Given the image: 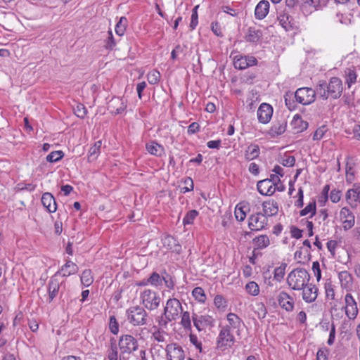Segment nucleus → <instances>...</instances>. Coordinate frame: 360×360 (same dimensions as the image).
I'll list each match as a JSON object with an SVG mask.
<instances>
[{
	"label": "nucleus",
	"instance_id": "1",
	"mask_svg": "<svg viewBox=\"0 0 360 360\" xmlns=\"http://www.w3.org/2000/svg\"><path fill=\"white\" fill-rule=\"evenodd\" d=\"M343 91V85L342 80L337 77H331L329 82L326 84L325 82H319L316 86V92L323 100L330 97L333 99L339 98Z\"/></svg>",
	"mask_w": 360,
	"mask_h": 360
},
{
	"label": "nucleus",
	"instance_id": "2",
	"mask_svg": "<svg viewBox=\"0 0 360 360\" xmlns=\"http://www.w3.org/2000/svg\"><path fill=\"white\" fill-rule=\"evenodd\" d=\"M183 311V307L179 300L169 298L164 307L163 314L158 320V325L166 328L169 322L177 320Z\"/></svg>",
	"mask_w": 360,
	"mask_h": 360
},
{
	"label": "nucleus",
	"instance_id": "3",
	"mask_svg": "<svg viewBox=\"0 0 360 360\" xmlns=\"http://www.w3.org/2000/svg\"><path fill=\"white\" fill-rule=\"evenodd\" d=\"M310 281V275L304 268H297L290 271L287 277V283L293 290H301Z\"/></svg>",
	"mask_w": 360,
	"mask_h": 360
},
{
	"label": "nucleus",
	"instance_id": "4",
	"mask_svg": "<svg viewBox=\"0 0 360 360\" xmlns=\"http://www.w3.org/2000/svg\"><path fill=\"white\" fill-rule=\"evenodd\" d=\"M233 333L227 327L219 326V334L216 339V347L218 350L226 352L233 347L236 342Z\"/></svg>",
	"mask_w": 360,
	"mask_h": 360
},
{
	"label": "nucleus",
	"instance_id": "5",
	"mask_svg": "<svg viewBox=\"0 0 360 360\" xmlns=\"http://www.w3.org/2000/svg\"><path fill=\"white\" fill-rule=\"evenodd\" d=\"M127 321L134 326H144L148 323V314L144 307L132 306L126 311Z\"/></svg>",
	"mask_w": 360,
	"mask_h": 360
},
{
	"label": "nucleus",
	"instance_id": "6",
	"mask_svg": "<svg viewBox=\"0 0 360 360\" xmlns=\"http://www.w3.org/2000/svg\"><path fill=\"white\" fill-rule=\"evenodd\" d=\"M140 302L145 309L149 311L157 309L160 304L161 297L159 293L151 289L145 288L140 292Z\"/></svg>",
	"mask_w": 360,
	"mask_h": 360
},
{
	"label": "nucleus",
	"instance_id": "7",
	"mask_svg": "<svg viewBox=\"0 0 360 360\" xmlns=\"http://www.w3.org/2000/svg\"><path fill=\"white\" fill-rule=\"evenodd\" d=\"M118 345L123 359L125 354H130L139 348L137 340L131 335H122L119 339Z\"/></svg>",
	"mask_w": 360,
	"mask_h": 360
},
{
	"label": "nucleus",
	"instance_id": "8",
	"mask_svg": "<svg viewBox=\"0 0 360 360\" xmlns=\"http://www.w3.org/2000/svg\"><path fill=\"white\" fill-rule=\"evenodd\" d=\"M316 94V89L314 90L309 87H302L296 90L295 92V98L296 101L299 103L307 105L314 101Z\"/></svg>",
	"mask_w": 360,
	"mask_h": 360
},
{
	"label": "nucleus",
	"instance_id": "9",
	"mask_svg": "<svg viewBox=\"0 0 360 360\" xmlns=\"http://www.w3.org/2000/svg\"><path fill=\"white\" fill-rule=\"evenodd\" d=\"M166 360H184L186 354L182 346L179 343L167 344L165 348Z\"/></svg>",
	"mask_w": 360,
	"mask_h": 360
},
{
	"label": "nucleus",
	"instance_id": "10",
	"mask_svg": "<svg viewBox=\"0 0 360 360\" xmlns=\"http://www.w3.org/2000/svg\"><path fill=\"white\" fill-rule=\"evenodd\" d=\"M268 226V218L262 212L251 214L248 218V227L251 231H259Z\"/></svg>",
	"mask_w": 360,
	"mask_h": 360
},
{
	"label": "nucleus",
	"instance_id": "11",
	"mask_svg": "<svg viewBox=\"0 0 360 360\" xmlns=\"http://www.w3.org/2000/svg\"><path fill=\"white\" fill-rule=\"evenodd\" d=\"M226 320L228 323L221 326L227 327L229 330L235 332L236 335L239 336L243 330V326H244V322L242 319L236 314L229 312L226 315Z\"/></svg>",
	"mask_w": 360,
	"mask_h": 360
},
{
	"label": "nucleus",
	"instance_id": "12",
	"mask_svg": "<svg viewBox=\"0 0 360 360\" xmlns=\"http://www.w3.org/2000/svg\"><path fill=\"white\" fill-rule=\"evenodd\" d=\"M192 321L198 331H201L207 327H213L215 323L214 319L210 315H200L193 313Z\"/></svg>",
	"mask_w": 360,
	"mask_h": 360
},
{
	"label": "nucleus",
	"instance_id": "13",
	"mask_svg": "<svg viewBox=\"0 0 360 360\" xmlns=\"http://www.w3.org/2000/svg\"><path fill=\"white\" fill-rule=\"evenodd\" d=\"M345 200L347 204L352 208L356 207L360 204V183H354L352 188L347 191Z\"/></svg>",
	"mask_w": 360,
	"mask_h": 360
},
{
	"label": "nucleus",
	"instance_id": "14",
	"mask_svg": "<svg viewBox=\"0 0 360 360\" xmlns=\"http://www.w3.org/2000/svg\"><path fill=\"white\" fill-rule=\"evenodd\" d=\"M277 20L286 32L292 31L295 28V20L286 9L277 13Z\"/></svg>",
	"mask_w": 360,
	"mask_h": 360
},
{
	"label": "nucleus",
	"instance_id": "15",
	"mask_svg": "<svg viewBox=\"0 0 360 360\" xmlns=\"http://www.w3.org/2000/svg\"><path fill=\"white\" fill-rule=\"evenodd\" d=\"M345 305L344 308L346 316L349 319H354L358 315L359 309L355 299L350 293H347L345 295Z\"/></svg>",
	"mask_w": 360,
	"mask_h": 360
},
{
	"label": "nucleus",
	"instance_id": "16",
	"mask_svg": "<svg viewBox=\"0 0 360 360\" xmlns=\"http://www.w3.org/2000/svg\"><path fill=\"white\" fill-rule=\"evenodd\" d=\"M257 60L252 56H236L233 58V65L238 70H244L248 67L256 65Z\"/></svg>",
	"mask_w": 360,
	"mask_h": 360
},
{
	"label": "nucleus",
	"instance_id": "17",
	"mask_svg": "<svg viewBox=\"0 0 360 360\" xmlns=\"http://www.w3.org/2000/svg\"><path fill=\"white\" fill-rule=\"evenodd\" d=\"M273 107L266 103H262L257 109V116L259 122L267 124L270 122L273 115Z\"/></svg>",
	"mask_w": 360,
	"mask_h": 360
},
{
	"label": "nucleus",
	"instance_id": "18",
	"mask_svg": "<svg viewBox=\"0 0 360 360\" xmlns=\"http://www.w3.org/2000/svg\"><path fill=\"white\" fill-rule=\"evenodd\" d=\"M340 217L345 231L351 229L355 224V216L347 207H343L340 212Z\"/></svg>",
	"mask_w": 360,
	"mask_h": 360
},
{
	"label": "nucleus",
	"instance_id": "19",
	"mask_svg": "<svg viewBox=\"0 0 360 360\" xmlns=\"http://www.w3.org/2000/svg\"><path fill=\"white\" fill-rule=\"evenodd\" d=\"M61 283L62 282L58 278L57 274L50 278L47 285L49 302H51L57 297Z\"/></svg>",
	"mask_w": 360,
	"mask_h": 360
},
{
	"label": "nucleus",
	"instance_id": "20",
	"mask_svg": "<svg viewBox=\"0 0 360 360\" xmlns=\"http://www.w3.org/2000/svg\"><path fill=\"white\" fill-rule=\"evenodd\" d=\"M162 243L165 248L172 253L179 255L181 252V245L178 240L170 235H166L162 238Z\"/></svg>",
	"mask_w": 360,
	"mask_h": 360
},
{
	"label": "nucleus",
	"instance_id": "21",
	"mask_svg": "<svg viewBox=\"0 0 360 360\" xmlns=\"http://www.w3.org/2000/svg\"><path fill=\"white\" fill-rule=\"evenodd\" d=\"M127 108L126 101L120 97H113L108 103V108L110 113L117 115L122 113Z\"/></svg>",
	"mask_w": 360,
	"mask_h": 360
},
{
	"label": "nucleus",
	"instance_id": "22",
	"mask_svg": "<svg viewBox=\"0 0 360 360\" xmlns=\"http://www.w3.org/2000/svg\"><path fill=\"white\" fill-rule=\"evenodd\" d=\"M277 301L279 306L288 312L292 311L294 309V300L286 292L281 291L278 293Z\"/></svg>",
	"mask_w": 360,
	"mask_h": 360
},
{
	"label": "nucleus",
	"instance_id": "23",
	"mask_svg": "<svg viewBox=\"0 0 360 360\" xmlns=\"http://www.w3.org/2000/svg\"><path fill=\"white\" fill-rule=\"evenodd\" d=\"M301 290H302V299L305 302L311 303L316 300L319 289L315 285L308 283Z\"/></svg>",
	"mask_w": 360,
	"mask_h": 360
},
{
	"label": "nucleus",
	"instance_id": "24",
	"mask_svg": "<svg viewBox=\"0 0 360 360\" xmlns=\"http://www.w3.org/2000/svg\"><path fill=\"white\" fill-rule=\"evenodd\" d=\"M258 192L262 195L271 196L276 192V186L274 183H270L267 179L259 181L257 184Z\"/></svg>",
	"mask_w": 360,
	"mask_h": 360
},
{
	"label": "nucleus",
	"instance_id": "25",
	"mask_svg": "<svg viewBox=\"0 0 360 360\" xmlns=\"http://www.w3.org/2000/svg\"><path fill=\"white\" fill-rule=\"evenodd\" d=\"M77 271V265L70 259H66L65 264H63L56 274H57V275H61L63 277H68L75 274Z\"/></svg>",
	"mask_w": 360,
	"mask_h": 360
},
{
	"label": "nucleus",
	"instance_id": "26",
	"mask_svg": "<svg viewBox=\"0 0 360 360\" xmlns=\"http://www.w3.org/2000/svg\"><path fill=\"white\" fill-rule=\"evenodd\" d=\"M41 201L44 208H46L49 213H54L57 210L56 200L51 193H44L41 196Z\"/></svg>",
	"mask_w": 360,
	"mask_h": 360
},
{
	"label": "nucleus",
	"instance_id": "27",
	"mask_svg": "<svg viewBox=\"0 0 360 360\" xmlns=\"http://www.w3.org/2000/svg\"><path fill=\"white\" fill-rule=\"evenodd\" d=\"M146 149L149 154L155 157L160 158L165 153L164 146L155 141H150L146 143Z\"/></svg>",
	"mask_w": 360,
	"mask_h": 360
},
{
	"label": "nucleus",
	"instance_id": "28",
	"mask_svg": "<svg viewBox=\"0 0 360 360\" xmlns=\"http://www.w3.org/2000/svg\"><path fill=\"white\" fill-rule=\"evenodd\" d=\"M269 11V3L268 1L262 0L256 6L255 8V16L257 20L264 19Z\"/></svg>",
	"mask_w": 360,
	"mask_h": 360
},
{
	"label": "nucleus",
	"instance_id": "29",
	"mask_svg": "<svg viewBox=\"0 0 360 360\" xmlns=\"http://www.w3.org/2000/svg\"><path fill=\"white\" fill-rule=\"evenodd\" d=\"M338 278L342 288L346 289L347 291L351 290L353 284V278L350 273L345 270L341 271L338 272Z\"/></svg>",
	"mask_w": 360,
	"mask_h": 360
},
{
	"label": "nucleus",
	"instance_id": "30",
	"mask_svg": "<svg viewBox=\"0 0 360 360\" xmlns=\"http://www.w3.org/2000/svg\"><path fill=\"white\" fill-rule=\"evenodd\" d=\"M262 214H265L267 218L276 215L278 212L277 202L273 200L264 201L262 203Z\"/></svg>",
	"mask_w": 360,
	"mask_h": 360
},
{
	"label": "nucleus",
	"instance_id": "31",
	"mask_svg": "<svg viewBox=\"0 0 360 360\" xmlns=\"http://www.w3.org/2000/svg\"><path fill=\"white\" fill-rule=\"evenodd\" d=\"M291 125L295 133H301L308 128V122L302 119L301 116L298 114L294 115L291 122Z\"/></svg>",
	"mask_w": 360,
	"mask_h": 360
},
{
	"label": "nucleus",
	"instance_id": "32",
	"mask_svg": "<svg viewBox=\"0 0 360 360\" xmlns=\"http://www.w3.org/2000/svg\"><path fill=\"white\" fill-rule=\"evenodd\" d=\"M102 147V141L98 140L94 143V144L89 148L87 160L88 162H94L95 161L101 153V150Z\"/></svg>",
	"mask_w": 360,
	"mask_h": 360
},
{
	"label": "nucleus",
	"instance_id": "33",
	"mask_svg": "<svg viewBox=\"0 0 360 360\" xmlns=\"http://www.w3.org/2000/svg\"><path fill=\"white\" fill-rule=\"evenodd\" d=\"M262 37V32L260 30L250 27L248 28L245 35V40L251 43H257Z\"/></svg>",
	"mask_w": 360,
	"mask_h": 360
},
{
	"label": "nucleus",
	"instance_id": "34",
	"mask_svg": "<svg viewBox=\"0 0 360 360\" xmlns=\"http://www.w3.org/2000/svg\"><path fill=\"white\" fill-rule=\"evenodd\" d=\"M286 122H276L272 124L269 129V135L275 137L283 134L286 130Z\"/></svg>",
	"mask_w": 360,
	"mask_h": 360
},
{
	"label": "nucleus",
	"instance_id": "35",
	"mask_svg": "<svg viewBox=\"0 0 360 360\" xmlns=\"http://www.w3.org/2000/svg\"><path fill=\"white\" fill-rule=\"evenodd\" d=\"M260 149L257 144H250L245 151V158L248 161L255 160L259 157Z\"/></svg>",
	"mask_w": 360,
	"mask_h": 360
},
{
	"label": "nucleus",
	"instance_id": "36",
	"mask_svg": "<svg viewBox=\"0 0 360 360\" xmlns=\"http://www.w3.org/2000/svg\"><path fill=\"white\" fill-rule=\"evenodd\" d=\"M255 248L262 250L270 245V240L266 235H260L253 239Z\"/></svg>",
	"mask_w": 360,
	"mask_h": 360
},
{
	"label": "nucleus",
	"instance_id": "37",
	"mask_svg": "<svg viewBox=\"0 0 360 360\" xmlns=\"http://www.w3.org/2000/svg\"><path fill=\"white\" fill-rule=\"evenodd\" d=\"M108 360H118V348L115 340L111 339L110 346L106 352Z\"/></svg>",
	"mask_w": 360,
	"mask_h": 360
},
{
	"label": "nucleus",
	"instance_id": "38",
	"mask_svg": "<svg viewBox=\"0 0 360 360\" xmlns=\"http://www.w3.org/2000/svg\"><path fill=\"white\" fill-rule=\"evenodd\" d=\"M164 276V272L162 273V276H160L158 273L154 271L147 279L146 283H149V285H151L155 288L160 287L162 285Z\"/></svg>",
	"mask_w": 360,
	"mask_h": 360
},
{
	"label": "nucleus",
	"instance_id": "39",
	"mask_svg": "<svg viewBox=\"0 0 360 360\" xmlns=\"http://www.w3.org/2000/svg\"><path fill=\"white\" fill-rule=\"evenodd\" d=\"M345 83L347 84L348 88H350L352 84L356 83L357 75L354 67L347 68L345 71Z\"/></svg>",
	"mask_w": 360,
	"mask_h": 360
},
{
	"label": "nucleus",
	"instance_id": "40",
	"mask_svg": "<svg viewBox=\"0 0 360 360\" xmlns=\"http://www.w3.org/2000/svg\"><path fill=\"white\" fill-rule=\"evenodd\" d=\"M181 322L180 324L186 330H191L192 325L191 321L192 317L191 318L190 313L187 311H182L181 316Z\"/></svg>",
	"mask_w": 360,
	"mask_h": 360
},
{
	"label": "nucleus",
	"instance_id": "41",
	"mask_svg": "<svg viewBox=\"0 0 360 360\" xmlns=\"http://www.w3.org/2000/svg\"><path fill=\"white\" fill-rule=\"evenodd\" d=\"M127 19L126 17H121L115 25V33L122 37L124 34L127 27Z\"/></svg>",
	"mask_w": 360,
	"mask_h": 360
},
{
	"label": "nucleus",
	"instance_id": "42",
	"mask_svg": "<svg viewBox=\"0 0 360 360\" xmlns=\"http://www.w3.org/2000/svg\"><path fill=\"white\" fill-rule=\"evenodd\" d=\"M316 205L315 201L309 202L304 209L300 210V216L304 217L310 214L309 217L311 218L316 214Z\"/></svg>",
	"mask_w": 360,
	"mask_h": 360
},
{
	"label": "nucleus",
	"instance_id": "43",
	"mask_svg": "<svg viewBox=\"0 0 360 360\" xmlns=\"http://www.w3.org/2000/svg\"><path fill=\"white\" fill-rule=\"evenodd\" d=\"M80 280L82 284L86 287H89L91 285L94 281L91 271L90 269L84 270L81 275Z\"/></svg>",
	"mask_w": 360,
	"mask_h": 360
},
{
	"label": "nucleus",
	"instance_id": "44",
	"mask_svg": "<svg viewBox=\"0 0 360 360\" xmlns=\"http://www.w3.org/2000/svg\"><path fill=\"white\" fill-rule=\"evenodd\" d=\"M287 264L282 263L279 266L276 267L274 270V278L278 282H281L285 274V269Z\"/></svg>",
	"mask_w": 360,
	"mask_h": 360
},
{
	"label": "nucleus",
	"instance_id": "45",
	"mask_svg": "<svg viewBox=\"0 0 360 360\" xmlns=\"http://www.w3.org/2000/svg\"><path fill=\"white\" fill-rule=\"evenodd\" d=\"M192 295L194 299L200 303H205L206 301L205 291L201 287H195L192 290Z\"/></svg>",
	"mask_w": 360,
	"mask_h": 360
},
{
	"label": "nucleus",
	"instance_id": "46",
	"mask_svg": "<svg viewBox=\"0 0 360 360\" xmlns=\"http://www.w3.org/2000/svg\"><path fill=\"white\" fill-rule=\"evenodd\" d=\"M246 292L252 296H257L259 293V287L255 281H250L245 285Z\"/></svg>",
	"mask_w": 360,
	"mask_h": 360
},
{
	"label": "nucleus",
	"instance_id": "47",
	"mask_svg": "<svg viewBox=\"0 0 360 360\" xmlns=\"http://www.w3.org/2000/svg\"><path fill=\"white\" fill-rule=\"evenodd\" d=\"M214 306L220 311H224L227 307L226 300L221 295H217L214 299Z\"/></svg>",
	"mask_w": 360,
	"mask_h": 360
},
{
	"label": "nucleus",
	"instance_id": "48",
	"mask_svg": "<svg viewBox=\"0 0 360 360\" xmlns=\"http://www.w3.org/2000/svg\"><path fill=\"white\" fill-rule=\"evenodd\" d=\"M64 156V153L62 150H56L49 154L46 159V161L51 163L56 162L61 160Z\"/></svg>",
	"mask_w": 360,
	"mask_h": 360
},
{
	"label": "nucleus",
	"instance_id": "49",
	"mask_svg": "<svg viewBox=\"0 0 360 360\" xmlns=\"http://www.w3.org/2000/svg\"><path fill=\"white\" fill-rule=\"evenodd\" d=\"M198 215V212L195 210H192L188 212L183 219L184 225L193 224V221Z\"/></svg>",
	"mask_w": 360,
	"mask_h": 360
},
{
	"label": "nucleus",
	"instance_id": "50",
	"mask_svg": "<svg viewBox=\"0 0 360 360\" xmlns=\"http://www.w3.org/2000/svg\"><path fill=\"white\" fill-rule=\"evenodd\" d=\"M160 79V73L156 70H153L147 74L148 82L150 84H156Z\"/></svg>",
	"mask_w": 360,
	"mask_h": 360
},
{
	"label": "nucleus",
	"instance_id": "51",
	"mask_svg": "<svg viewBox=\"0 0 360 360\" xmlns=\"http://www.w3.org/2000/svg\"><path fill=\"white\" fill-rule=\"evenodd\" d=\"M327 131H328V128L326 125H322V126L319 127L314 131L313 136H312V139L314 141L321 140L324 136V135L326 134Z\"/></svg>",
	"mask_w": 360,
	"mask_h": 360
},
{
	"label": "nucleus",
	"instance_id": "52",
	"mask_svg": "<svg viewBox=\"0 0 360 360\" xmlns=\"http://www.w3.org/2000/svg\"><path fill=\"white\" fill-rule=\"evenodd\" d=\"M184 184L185 185L184 187H182L181 188V192L183 193L192 191L194 188V184L193 179L191 177H186L183 181Z\"/></svg>",
	"mask_w": 360,
	"mask_h": 360
},
{
	"label": "nucleus",
	"instance_id": "53",
	"mask_svg": "<svg viewBox=\"0 0 360 360\" xmlns=\"http://www.w3.org/2000/svg\"><path fill=\"white\" fill-rule=\"evenodd\" d=\"M109 329L114 335H117L119 332V323L115 316L110 317Z\"/></svg>",
	"mask_w": 360,
	"mask_h": 360
},
{
	"label": "nucleus",
	"instance_id": "54",
	"mask_svg": "<svg viewBox=\"0 0 360 360\" xmlns=\"http://www.w3.org/2000/svg\"><path fill=\"white\" fill-rule=\"evenodd\" d=\"M189 340L191 343L195 346L196 349H198L200 352H202V342L196 335L191 333L189 335Z\"/></svg>",
	"mask_w": 360,
	"mask_h": 360
},
{
	"label": "nucleus",
	"instance_id": "55",
	"mask_svg": "<svg viewBox=\"0 0 360 360\" xmlns=\"http://www.w3.org/2000/svg\"><path fill=\"white\" fill-rule=\"evenodd\" d=\"M108 37L105 41V48L106 49L112 50L116 45L115 40L112 35V32L111 30L108 32Z\"/></svg>",
	"mask_w": 360,
	"mask_h": 360
},
{
	"label": "nucleus",
	"instance_id": "56",
	"mask_svg": "<svg viewBox=\"0 0 360 360\" xmlns=\"http://www.w3.org/2000/svg\"><path fill=\"white\" fill-rule=\"evenodd\" d=\"M165 276H163V281L165 284V286L169 290H173L175 286L174 281L173 280V278L169 275L166 271H164Z\"/></svg>",
	"mask_w": 360,
	"mask_h": 360
},
{
	"label": "nucleus",
	"instance_id": "57",
	"mask_svg": "<svg viewBox=\"0 0 360 360\" xmlns=\"http://www.w3.org/2000/svg\"><path fill=\"white\" fill-rule=\"evenodd\" d=\"M235 217L237 221H243L245 220L246 217V213L243 210V208L242 207H239V205H236L234 211Z\"/></svg>",
	"mask_w": 360,
	"mask_h": 360
},
{
	"label": "nucleus",
	"instance_id": "58",
	"mask_svg": "<svg viewBox=\"0 0 360 360\" xmlns=\"http://www.w3.org/2000/svg\"><path fill=\"white\" fill-rule=\"evenodd\" d=\"M281 163L285 167H292L295 163V158L292 155H285L282 158Z\"/></svg>",
	"mask_w": 360,
	"mask_h": 360
},
{
	"label": "nucleus",
	"instance_id": "59",
	"mask_svg": "<svg viewBox=\"0 0 360 360\" xmlns=\"http://www.w3.org/2000/svg\"><path fill=\"white\" fill-rule=\"evenodd\" d=\"M342 197V192L338 189H333L329 195L330 201L333 203L338 202Z\"/></svg>",
	"mask_w": 360,
	"mask_h": 360
},
{
	"label": "nucleus",
	"instance_id": "60",
	"mask_svg": "<svg viewBox=\"0 0 360 360\" xmlns=\"http://www.w3.org/2000/svg\"><path fill=\"white\" fill-rule=\"evenodd\" d=\"M198 8V6H196L193 10V13H192V15H191V22H190V25L189 27H191V30H194L195 29L196 26L198 25V13H197V8Z\"/></svg>",
	"mask_w": 360,
	"mask_h": 360
},
{
	"label": "nucleus",
	"instance_id": "61",
	"mask_svg": "<svg viewBox=\"0 0 360 360\" xmlns=\"http://www.w3.org/2000/svg\"><path fill=\"white\" fill-rule=\"evenodd\" d=\"M166 333L160 329L153 332L152 337L158 342H163L165 341Z\"/></svg>",
	"mask_w": 360,
	"mask_h": 360
},
{
	"label": "nucleus",
	"instance_id": "62",
	"mask_svg": "<svg viewBox=\"0 0 360 360\" xmlns=\"http://www.w3.org/2000/svg\"><path fill=\"white\" fill-rule=\"evenodd\" d=\"M345 179H346V182L347 184H352L354 181V179H355L354 172L353 168L351 166H348L347 165L346 166Z\"/></svg>",
	"mask_w": 360,
	"mask_h": 360
},
{
	"label": "nucleus",
	"instance_id": "63",
	"mask_svg": "<svg viewBox=\"0 0 360 360\" xmlns=\"http://www.w3.org/2000/svg\"><path fill=\"white\" fill-rule=\"evenodd\" d=\"M297 200L295 202V206L301 208L304 205V191L302 188H300L297 192Z\"/></svg>",
	"mask_w": 360,
	"mask_h": 360
},
{
	"label": "nucleus",
	"instance_id": "64",
	"mask_svg": "<svg viewBox=\"0 0 360 360\" xmlns=\"http://www.w3.org/2000/svg\"><path fill=\"white\" fill-rule=\"evenodd\" d=\"M328 350L326 348H321L316 354V360H328Z\"/></svg>",
	"mask_w": 360,
	"mask_h": 360
}]
</instances>
